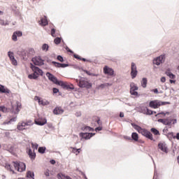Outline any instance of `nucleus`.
<instances>
[{"mask_svg":"<svg viewBox=\"0 0 179 179\" xmlns=\"http://www.w3.org/2000/svg\"><path fill=\"white\" fill-rule=\"evenodd\" d=\"M30 125H33V121L28 120L27 122H22V123L19 122L17 126V129L19 131H24L26 128L24 127H29Z\"/></svg>","mask_w":179,"mask_h":179,"instance_id":"1a4fd4ad","label":"nucleus"},{"mask_svg":"<svg viewBox=\"0 0 179 179\" xmlns=\"http://www.w3.org/2000/svg\"><path fill=\"white\" fill-rule=\"evenodd\" d=\"M150 131L154 135H160V131H159V130L155 127L151 128Z\"/></svg>","mask_w":179,"mask_h":179,"instance_id":"4c0bfd02","label":"nucleus"},{"mask_svg":"<svg viewBox=\"0 0 179 179\" xmlns=\"http://www.w3.org/2000/svg\"><path fill=\"white\" fill-rule=\"evenodd\" d=\"M164 59H166V55H161L160 56L157 57L155 59H153V64L154 65H157V66H159V65L164 62Z\"/></svg>","mask_w":179,"mask_h":179,"instance_id":"9b49d317","label":"nucleus"},{"mask_svg":"<svg viewBox=\"0 0 179 179\" xmlns=\"http://www.w3.org/2000/svg\"><path fill=\"white\" fill-rule=\"evenodd\" d=\"M140 113H142V114H146V107L141 108Z\"/></svg>","mask_w":179,"mask_h":179,"instance_id":"680f3d73","label":"nucleus"},{"mask_svg":"<svg viewBox=\"0 0 179 179\" xmlns=\"http://www.w3.org/2000/svg\"><path fill=\"white\" fill-rule=\"evenodd\" d=\"M8 57L10 59V61L11 62L12 65H14L16 66L17 65V60L15 58V54L12 51L8 52Z\"/></svg>","mask_w":179,"mask_h":179,"instance_id":"4468645a","label":"nucleus"},{"mask_svg":"<svg viewBox=\"0 0 179 179\" xmlns=\"http://www.w3.org/2000/svg\"><path fill=\"white\" fill-rule=\"evenodd\" d=\"M131 127H133V128L134 129H136V131H137V132L142 128L141 126H139L135 123H131Z\"/></svg>","mask_w":179,"mask_h":179,"instance_id":"58836bf2","label":"nucleus"},{"mask_svg":"<svg viewBox=\"0 0 179 179\" xmlns=\"http://www.w3.org/2000/svg\"><path fill=\"white\" fill-rule=\"evenodd\" d=\"M17 120V117H12L11 119H10V122L12 124L13 122H16Z\"/></svg>","mask_w":179,"mask_h":179,"instance_id":"69168bd1","label":"nucleus"},{"mask_svg":"<svg viewBox=\"0 0 179 179\" xmlns=\"http://www.w3.org/2000/svg\"><path fill=\"white\" fill-rule=\"evenodd\" d=\"M149 107L150 108H159L160 107V101L159 100H152L149 102Z\"/></svg>","mask_w":179,"mask_h":179,"instance_id":"dca6fc26","label":"nucleus"},{"mask_svg":"<svg viewBox=\"0 0 179 179\" xmlns=\"http://www.w3.org/2000/svg\"><path fill=\"white\" fill-rule=\"evenodd\" d=\"M53 94H57V93H59V90L57 87L52 88Z\"/></svg>","mask_w":179,"mask_h":179,"instance_id":"13d9d810","label":"nucleus"},{"mask_svg":"<svg viewBox=\"0 0 179 179\" xmlns=\"http://www.w3.org/2000/svg\"><path fill=\"white\" fill-rule=\"evenodd\" d=\"M131 141H134L135 142H138L139 141V135L136 132H133L131 134Z\"/></svg>","mask_w":179,"mask_h":179,"instance_id":"a878e982","label":"nucleus"},{"mask_svg":"<svg viewBox=\"0 0 179 179\" xmlns=\"http://www.w3.org/2000/svg\"><path fill=\"white\" fill-rule=\"evenodd\" d=\"M83 72H85L87 75H88L89 76H99V74H94L93 73H90V71L87 70L83 69Z\"/></svg>","mask_w":179,"mask_h":179,"instance_id":"79ce46f5","label":"nucleus"},{"mask_svg":"<svg viewBox=\"0 0 179 179\" xmlns=\"http://www.w3.org/2000/svg\"><path fill=\"white\" fill-rule=\"evenodd\" d=\"M22 109V103L17 101L15 104H11V108L10 110L12 114H19V111Z\"/></svg>","mask_w":179,"mask_h":179,"instance_id":"20e7f679","label":"nucleus"},{"mask_svg":"<svg viewBox=\"0 0 179 179\" xmlns=\"http://www.w3.org/2000/svg\"><path fill=\"white\" fill-rule=\"evenodd\" d=\"M30 68L34 72V73H36V75H38V76H43L44 74V71L41 70L38 66H37L36 64H34L33 63H30Z\"/></svg>","mask_w":179,"mask_h":179,"instance_id":"6e6552de","label":"nucleus"},{"mask_svg":"<svg viewBox=\"0 0 179 179\" xmlns=\"http://www.w3.org/2000/svg\"><path fill=\"white\" fill-rule=\"evenodd\" d=\"M96 122L98 124V125H101V120H100V117H97V120L96 121Z\"/></svg>","mask_w":179,"mask_h":179,"instance_id":"338daca9","label":"nucleus"},{"mask_svg":"<svg viewBox=\"0 0 179 179\" xmlns=\"http://www.w3.org/2000/svg\"><path fill=\"white\" fill-rule=\"evenodd\" d=\"M0 93H4L5 94H9L10 90L6 87L3 85L0 84Z\"/></svg>","mask_w":179,"mask_h":179,"instance_id":"5701e85b","label":"nucleus"},{"mask_svg":"<svg viewBox=\"0 0 179 179\" xmlns=\"http://www.w3.org/2000/svg\"><path fill=\"white\" fill-rule=\"evenodd\" d=\"M78 86H79L81 89H91L92 84V83H89L85 80V78L80 77V80H77Z\"/></svg>","mask_w":179,"mask_h":179,"instance_id":"f03ea898","label":"nucleus"},{"mask_svg":"<svg viewBox=\"0 0 179 179\" xmlns=\"http://www.w3.org/2000/svg\"><path fill=\"white\" fill-rule=\"evenodd\" d=\"M45 150H47V148L45 147H39L38 149V153H41V155H44L45 153Z\"/></svg>","mask_w":179,"mask_h":179,"instance_id":"f704fd0d","label":"nucleus"},{"mask_svg":"<svg viewBox=\"0 0 179 179\" xmlns=\"http://www.w3.org/2000/svg\"><path fill=\"white\" fill-rule=\"evenodd\" d=\"M14 150H15V147L12 145L9 146L7 149V152H9V153H13Z\"/></svg>","mask_w":179,"mask_h":179,"instance_id":"8fccbe9b","label":"nucleus"},{"mask_svg":"<svg viewBox=\"0 0 179 179\" xmlns=\"http://www.w3.org/2000/svg\"><path fill=\"white\" fill-rule=\"evenodd\" d=\"M61 41H62V43H64V41L62 40V38H61V37H56L54 39V43H55V44H56V45H59V44H61Z\"/></svg>","mask_w":179,"mask_h":179,"instance_id":"c85d7f7f","label":"nucleus"},{"mask_svg":"<svg viewBox=\"0 0 179 179\" xmlns=\"http://www.w3.org/2000/svg\"><path fill=\"white\" fill-rule=\"evenodd\" d=\"M31 61L34 65H36V66H43V65H44V59L41 58V56L33 57Z\"/></svg>","mask_w":179,"mask_h":179,"instance_id":"9d476101","label":"nucleus"},{"mask_svg":"<svg viewBox=\"0 0 179 179\" xmlns=\"http://www.w3.org/2000/svg\"><path fill=\"white\" fill-rule=\"evenodd\" d=\"M46 127H48V128H49V129H54V126L52 125V123H51V122L46 123Z\"/></svg>","mask_w":179,"mask_h":179,"instance_id":"603ef678","label":"nucleus"},{"mask_svg":"<svg viewBox=\"0 0 179 179\" xmlns=\"http://www.w3.org/2000/svg\"><path fill=\"white\" fill-rule=\"evenodd\" d=\"M34 122L36 125H39L40 127H43L47 124V119L39 117L38 119H35Z\"/></svg>","mask_w":179,"mask_h":179,"instance_id":"f3484780","label":"nucleus"},{"mask_svg":"<svg viewBox=\"0 0 179 179\" xmlns=\"http://www.w3.org/2000/svg\"><path fill=\"white\" fill-rule=\"evenodd\" d=\"M38 74H36V73L34 72H33V73L28 75L29 79H34V80L38 79Z\"/></svg>","mask_w":179,"mask_h":179,"instance_id":"bb28decb","label":"nucleus"},{"mask_svg":"<svg viewBox=\"0 0 179 179\" xmlns=\"http://www.w3.org/2000/svg\"><path fill=\"white\" fill-rule=\"evenodd\" d=\"M26 177L27 178H32L34 179V172H31V171H28L27 172Z\"/></svg>","mask_w":179,"mask_h":179,"instance_id":"7c9ffc66","label":"nucleus"},{"mask_svg":"<svg viewBox=\"0 0 179 179\" xmlns=\"http://www.w3.org/2000/svg\"><path fill=\"white\" fill-rule=\"evenodd\" d=\"M0 111H1L2 113H9V109L5 107V106H1Z\"/></svg>","mask_w":179,"mask_h":179,"instance_id":"ea45409f","label":"nucleus"},{"mask_svg":"<svg viewBox=\"0 0 179 179\" xmlns=\"http://www.w3.org/2000/svg\"><path fill=\"white\" fill-rule=\"evenodd\" d=\"M138 132V134H141L143 136L147 138V139H150V141H153V142H156V140L153 138V134H152V133L148 129H143L141 127Z\"/></svg>","mask_w":179,"mask_h":179,"instance_id":"7ed1b4c3","label":"nucleus"},{"mask_svg":"<svg viewBox=\"0 0 179 179\" xmlns=\"http://www.w3.org/2000/svg\"><path fill=\"white\" fill-rule=\"evenodd\" d=\"M166 75L170 78V79H176V75L171 71H166Z\"/></svg>","mask_w":179,"mask_h":179,"instance_id":"c9c22d12","label":"nucleus"},{"mask_svg":"<svg viewBox=\"0 0 179 179\" xmlns=\"http://www.w3.org/2000/svg\"><path fill=\"white\" fill-rule=\"evenodd\" d=\"M145 114L146 115H153V110L149 109V108L145 107Z\"/></svg>","mask_w":179,"mask_h":179,"instance_id":"37998d69","label":"nucleus"},{"mask_svg":"<svg viewBox=\"0 0 179 179\" xmlns=\"http://www.w3.org/2000/svg\"><path fill=\"white\" fill-rule=\"evenodd\" d=\"M131 79H135L138 75V70L136 69V64L134 62H131Z\"/></svg>","mask_w":179,"mask_h":179,"instance_id":"ddd939ff","label":"nucleus"},{"mask_svg":"<svg viewBox=\"0 0 179 179\" xmlns=\"http://www.w3.org/2000/svg\"><path fill=\"white\" fill-rule=\"evenodd\" d=\"M171 132H169L168 134H165V136L168 138V139L171 141V139H174L171 136Z\"/></svg>","mask_w":179,"mask_h":179,"instance_id":"864d4df0","label":"nucleus"},{"mask_svg":"<svg viewBox=\"0 0 179 179\" xmlns=\"http://www.w3.org/2000/svg\"><path fill=\"white\" fill-rule=\"evenodd\" d=\"M46 76L50 82H52L55 85H58L59 80L57 77H55V76H54V74L51 73L50 72H47Z\"/></svg>","mask_w":179,"mask_h":179,"instance_id":"f8f14e48","label":"nucleus"},{"mask_svg":"<svg viewBox=\"0 0 179 179\" xmlns=\"http://www.w3.org/2000/svg\"><path fill=\"white\" fill-rule=\"evenodd\" d=\"M166 120H166L167 122L169 123L168 125H171V124H173V120L174 119H171V118H170V117H167Z\"/></svg>","mask_w":179,"mask_h":179,"instance_id":"052dcab7","label":"nucleus"},{"mask_svg":"<svg viewBox=\"0 0 179 179\" xmlns=\"http://www.w3.org/2000/svg\"><path fill=\"white\" fill-rule=\"evenodd\" d=\"M94 131H96V132H97V131H103V127H96L95 128V129H94Z\"/></svg>","mask_w":179,"mask_h":179,"instance_id":"0e129e2a","label":"nucleus"},{"mask_svg":"<svg viewBox=\"0 0 179 179\" xmlns=\"http://www.w3.org/2000/svg\"><path fill=\"white\" fill-rule=\"evenodd\" d=\"M81 131H83V132H94V128L90 126H84L81 127Z\"/></svg>","mask_w":179,"mask_h":179,"instance_id":"b1692460","label":"nucleus"},{"mask_svg":"<svg viewBox=\"0 0 179 179\" xmlns=\"http://www.w3.org/2000/svg\"><path fill=\"white\" fill-rule=\"evenodd\" d=\"M158 148L160 149V150H162V152H164V153H169V148H167L166 143L159 142L158 143Z\"/></svg>","mask_w":179,"mask_h":179,"instance_id":"aec40b11","label":"nucleus"},{"mask_svg":"<svg viewBox=\"0 0 179 179\" xmlns=\"http://www.w3.org/2000/svg\"><path fill=\"white\" fill-rule=\"evenodd\" d=\"M34 99L38 101V104L41 106H50V101H44L38 96H35Z\"/></svg>","mask_w":179,"mask_h":179,"instance_id":"a211bd4d","label":"nucleus"},{"mask_svg":"<svg viewBox=\"0 0 179 179\" xmlns=\"http://www.w3.org/2000/svg\"><path fill=\"white\" fill-rule=\"evenodd\" d=\"M137 90H139V87L136 84H135V83H131L130 84V94H131V96H136V97H139L141 95Z\"/></svg>","mask_w":179,"mask_h":179,"instance_id":"423d86ee","label":"nucleus"},{"mask_svg":"<svg viewBox=\"0 0 179 179\" xmlns=\"http://www.w3.org/2000/svg\"><path fill=\"white\" fill-rule=\"evenodd\" d=\"M12 163L14 166L15 169L19 171L20 173H23V171H26L25 163L17 161H13Z\"/></svg>","mask_w":179,"mask_h":179,"instance_id":"f257e3e1","label":"nucleus"},{"mask_svg":"<svg viewBox=\"0 0 179 179\" xmlns=\"http://www.w3.org/2000/svg\"><path fill=\"white\" fill-rule=\"evenodd\" d=\"M73 58H76V59H78L79 61H83L84 62H90V64L93 62L92 59H87L86 58L81 57L80 56H79V55L76 54H73Z\"/></svg>","mask_w":179,"mask_h":179,"instance_id":"4be33fe9","label":"nucleus"},{"mask_svg":"<svg viewBox=\"0 0 179 179\" xmlns=\"http://www.w3.org/2000/svg\"><path fill=\"white\" fill-rule=\"evenodd\" d=\"M66 90H75V86L73 85V84H66Z\"/></svg>","mask_w":179,"mask_h":179,"instance_id":"e433bc0d","label":"nucleus"},{"mask_svg":"<svg viewBox=\"0 0 179 179\" xmlns=\"http://www.w3.org/2000/svg\"><path fill=\"white\" fill-rule=\"evenodd\" d=\"M22 109V103L17 101L15 104H11V108L10 110L12 114H19V111Z\"/></svg>","mask_w":179,"mask_h":179,"instance_id":"39448f33","label":"nucleus"},{"mask_svg":"<svg viewBox=\"0 0 179 179\" xmlns=\"http://www.w3.org/2000/svg\"><path fill=\"white\" fill-rule=\"evenodd\" d=\"M141 86L144 89L146 87V86H148V78H143V79L141 80Z\"/></svg>","mask_w":179,"mask_h":179,"instance_id":"c756f323","label":"nucleus"},{"mask_svg":"<svg viewBox=\"0 0 179 179\" xmlns=\"http://www.w3.org/2000/svg\"><path fill=\"white\" fill-rule=\"evenodd\" d=\"M41 26H48V20H47V16L45 15L44 17L41 18V22H40Z\"/></svg>","mask_w":179,"mask_h":179,"instance_id":"393cba45","label":"nucleus"},{"mask_svg":"<svg viewBox=\"0 0 179 179\" xmlns=\"http://www.w3.org/2000/svg\"><path fill=\"white\" fill-rule=\"evenodd\" d=\"M0 26H5V20L0 18Z\"/></svg>","mask_w":179,"mask_h":179,"instance_id":"774afa93","label":"nucleus"},{"mask_svg":"<svg viewBox=\"0 0 179 179\" xmlns=\"http://www.w3.org/2000/svg\"><path fill=\"white\" fill-rule=\"evenodd\" d=\"M171 135L173 139H177L178 141H179V133H176V135L175 136L174 132L171 131Z\"/></svg>","mask_w":179,"mask_h":179,"instance_id":"a18cd8bd","label":"nucleus"},{"mask_svg":"<svg viewBox=\"0 0 179 179\" xmlns=\"http://www.w3.org/2000/svg\"><path fill=\"white\" fill-rule=\"evenodd\" d=\"M31 145L34 150H37V149H38V144L31 143Z\"/></svg>","mask_w":179,"mask_h":179,"instance_id":"5fc2aeb1","label":"nucleus"},{"mask_svg":"<svg viewBox=\"0 0 179 179\" xmlns=\"http://www.w3.org/2000/svg\"><path fill=\"white\" fill-rule=\"evenodd\" d=\"M53 114H55V115L64 114V109H62L61 106H57L53 109Z\"/></svg>","mask_w":179,"mask_h":179,"instance_id":"412c9836","label":"nucleus"},{"mask_svg":"<svg viewBox=\"0 0 179 179\" xmlns=\"http://www.w3.org/2000/svg\"><path fill=\"white\" fill-rule=\"evenodd\" d=\"M13 12L15 15V16H20V11L17 9V7L14 6V7L12 8Z\"/></svg>","mask_w":179,"mask_h":179,"instance_id":"2f4dec72","label":"nucleus"},{"mask_svg":"<svg viewBox=\"0 0 179 179\" xmlns=\"http://www.w3.org/2000/svg\"><path fill=\"white\" fill-rule=\"evenodd\" d=\"M110 83H103L99 85V89H104V87H107V86H110Z\"/></svg>","mask_w":179,"mask_h":179,"instance_id":"de8ad7c7","label":"nucleus"},{"mask_svg":"<svg viewBox=\"0 0 179 179\" xmlns=\"http://www.w3.org/2000/svg\"><path fill=\"white\" fill-rule=\"evenodd\" d=\"M94 135H96V133H89L86 131L79 133L80 141H83V139L85 141H89V139L93 138Z\"/></svg>","mask_w":179,"mask_h":179,"instance_id":"0eeeda50","label":"nucleus"},{"mask_svg":"<svg viewBox=\"0 0 179 179\" xmlns=\"http://www.w3.org/2000/svg\"><path fill=\"white\" fill-rule=\"evenodd\" d=\"M29 157L31 159V160H35L36 159V152H34L31 154L28 155Z\"/></svg>","mask_w":179,"mask_h":179,"instance_id":"c03bdc74","label":"nucleus"},{"mask_svg":"<svg viewBox=\"0 0 179 179\" xmlns=\"http://www.w3.org/2000/svg\"><path fill=\"white\" fill-rule=\"evenodd\" d=\"M159 104H160V106H166V104H171V103L169 101H159Z\"/></svg>","mask_w":179,"mask_h":179,"instance_id":"bf43d9fd","label":"nucleus"},{"mask_svg":"<svg viewBox=\"0 0 179 179\" xmlns=\"http://www.w3.org/2000/svg\"><path fill=\"white\" fill-rule=\"evenodd\" d=\"M52 64L55 68H68V66H71L70 64L59 63L55 61H52Z\"/></svg>","mask_w":179,"mask_h":179,"instance_id":"2eb2a0df","label":"nucleus"},{"mask_svg":"<svg viewBox=\"0 0 179 179\" xmlns=\"http://www.w3.org/2000/svg\"><path fill=\"white\" fill-rule=\"evenodd\" d=\"M67 83L62 81V80H59L57 83V86H61L63 89H66Z\"/></svg>","mask_w":179,"mask_h":179,"instance_id":"473e14b6","label":"nucleus"},{"mask_svg":"<svg viewBox=\"0 0 179 179\" xmlns=\"http://www.w3.org/2000/svg\"><path fill=\"white\" fill-rule=\"evenodd\" d=\"M151 92H152L155 94H159V90L157 88H155L153 90H151Z\"/></svg>","mask_w":179,"mask_h":179,"instance_id":"e2e57ef3","label":"nucleus"},{"mask_svg":"<svg viewBox=\"0 0 179 179\" xmlns=\"http://www.w3.org/2000/svg\"><path fill=\"white\" fill-rule=\"evenodd\" d=\"M71 149H73V153H75V152H77V153H80V148H76V147H71Z\"/></svg>","mask_w":179,"mask_h":179,"instance_id":"09e8293b","label":"nucleus"},{"mask_svg":"<svg viewBox=\"0 0 179 179\" xmlns=\"http://www.w3.org/2000/svg\"><path fill=\"white\" fill-rule=\"evenodd\" d=\"M103 73H105V75H108L109 76H113L114 69L108 67V66H105L103 67Z\"/></svg>","mask_w":179,"mask_h":179,"instance_id":"6ab92c4d","label":"nucleus"},{"mask_svg":"<svg viewBox=\"0 0 179 179\" xmlns=\"http://www.w3.org/2000/svg\"><path fill=\"white\" fill-rule=\"evenodd\" d=\"M50 46L47 43H43L42 45V51H48Z\"/></svg>","mask_w":179,"mask_h":179,"instance_id":"a19ab883","label":"nucleus"},{"mask_svg":"<svg viewBox=\"0 0 179 179\" xmlns=\"http://www.w3.org/2000/svg\"><path fill=\"white\" fill-rule=\"evenodd\" d=\"M158 122H161L162 124H163V125H169V124H170L169 122H167V118L166 119H158L157 120Z\"/></svg>","mask_w":179,"mask_h":179,"instance_id":"72a5a7b5","label":"nucleus"},{"mask_svg":"<svg viewBox=\"0 0 179 179\" xmlns=\"http://www.w3.org/2000/svg\"><path fill=\"white\" fill-rule=\"evenodd\" d=\"M55 31H56V30L55 28L51 29L50 34H51L52 37H55Z\"/></svg>","mask_w":179,"mask_h":179,"instance_id":"4d7b16f0","label":"nucleus"},{"mask_svg":"<svg viewBox=\"0 0 179 179\" xmlns=\"http://www.w3.org/2000/svg\"><path fill=\"white\" fill-rule=\"evenodd\" d=\"M4 167H5V169H6V170H8V171H11V173H13V174H15V172L13 171V169H12V166H10V164L5 163Z\"/></svg>","mask_w":179,"mask_h":179,"instance_id":"cd10ccee","label":"nucleus"},{"mask_svg":"<svg viewBox=\"0 0 179 179\" xmlns=\"http://www.w3.org/2000/svg\"><path fill=\"white\" fill-rule=\"evenodd\" d=\"M12 40L13 41H17V36L15 34V32L13 34Z\"/></svg>","mask_w":179,"mask_h":179,"instance_id":"6e6d98bb","label":"nucleus"},{"mask_svg":"<svg viewBox=\"0 0 179 179\" xmlns=\"http://www.w3.org/2000/svg\"><path fill=\"white\" fill-rule=\"evenodd\" d=\"M57 61H59V62H64L65 59H64V57H62V55H59L57 56Z\"/></svg>","mask_w":179,"mask_h":179,"instance_id":"49530a36","label":"nucleus"},{"mask_svg":"<svg viewBox=\"0 0 179 179\" xmlns=\"http://www.w3.org/2000/svg\"><path fill=\"white\" fill-rule=\"evenodd\" d=\"M15 34L17 35V37H22L23 36V32L22 31H14Z\"/></svg>","mask_w":179,"mask_h":179,"instance_id":"3c124183","label":"nucleus"}]
</instances>
